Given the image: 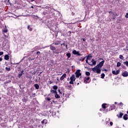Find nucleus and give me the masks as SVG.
<instances>
[{"label":"nucleus","instance_id":"nucleus-2","mask_svg":"<svg viewBox=\"0 0 128 128\" xmlns=\"http://www.w3.org/2000/svg\"><path fill=\"white\" fill-rule=\"evenodd\" d=\"M70 82H69V84H74V82L76 80V76L72 74V76L70 78Z\"/></svg>","mask_w":128,"mask_h":128},{"label":"nucleus","instance_id":"nucleus-51","mask_svg":"<svg viewBox=\"0 0 128 128\" xmlns=\"http://www.w3.org/2000/svg\"><path fill=\"white\" fill-rule=\"evenodd\" d=\"M54 44H55V46H56V44H58L54 43Z\"/></svg>","mask_w":128,"mask_h":128},{"label":"nucleus","instance_id":"nucleus-6","mask_svg":"<svg viewBox=\"0 0 128 128\" xmlns=\"http://www.w3.org/2000/svg\"><path fill=\"white\" fill-rule=\"evenodd\" d=\"M66 78V74H64L60 78V80H64V78Z\"/></svg>","mask_w":128,"mask_h":128},{"label":"nucleus","instance_id":"nucleus-58","mask_svg":"<svg viewBox=\"0 0 128 128\" xmlns=\"http://www.w3.org/2000/svg\"><path fill=\"white\" fill-rule=\"evenodd\" d=\"M66 47L67 48H68V45L67 44H66Z\"/></svg>","mask_w":128,"mask_h":128},{"label":"nucleus","instance_id":"nucleus-13","mask_svg":"<svg viewBox=\"0 0 128 128\" xmlns=\"http://www.w3.org/2000/svg\"><path fill=\"white\" fill-rule=\"evenodd\" d=\"M123 118H124V120H128V115H127V114H125Z\"/></svg>","mask_w":128,"mask_h":128},{"label":"nucleus","instance_id":"nucleus-34","mask_svg":"<svg viewBox=\"0 0 128 128\" xmlns=\"http://www.w3.org/2000/svg\"><path fill=\"white\" fill-rule=\"evenodd\" d=\"M86 64H90V63H88V58L86 60Z\"/></svg>","mask_w":128,"mask_h":128},{"label":"nucleus","instance_id":"nucleus-16","mask_svg":"<svg viewBox=\"0 0 128 128\" xmlns=\"http://www.w3.org/2000/svg\"><path fill=\"white\" fill-rule=\"evenodd\" d=\"M24 72V70H22L20 73L18 74V78H20L22 77V76Z\"/></svg>","mask_w":128,"mask_h":128},{"label":"nucleus","instance_id":"nucleus-14","mask_svg":"<svg viewBox=\"0 0 128 128\" xmlns=\"http://www.w3.org/2000/svg\"><path fill=\"white\" fill-rule=\"evenodd\" d=\"M4 58L6 60H10V56H8V54H6V55H5Z\"/></svg>","mask_w":128,"mask_h":128},{"label":"nucleus","instance_id":"nucleus-17","mask_svg":"<svg viewBox=\"0 0 128 128\" xmlns=\"http://www.w3.org/2000/svg\"><path fill=\"white\" fill-rule=\"evenodd\" d=\"M66 56H68V58H70V56H71V54H70V53H67L66 54Z\"/></svg>","mask_w":128,"mask_h":128},{"label":"nucleus","instance_id":"nucleus-4","mask_svg":"<svg viewBox=\"0 0 128 128\" xmlns=\"http://www.w3.org/2000/svg\"><path fill=\"white\" fill-rule=\"evenodd\" d=\"M112 74H115V76H116L120 74V70H117L116 71L113 70L112 71Z\"/></svg>","mask_w":128,"mask_h":128},{"label":"nucleus","instance_id":"nucleus-32","mask_svg":"<svg viewBox=\"0 0 128 128\" xmlns=\"http://www.w3.org/2000/svg\"><path fill=\"white\" fill-rule=\"evenodd\" d=\"M124 58V56H122V55H120L119 58H120V60H122V58Z\"/></svg>","mask_w":128,"mask_h":128},{"label":"nucleus","instance_id":"nucleus-46","mask_svg":"<svg viewBox=\"0 0 128 128\" xmlns=\"http://www.w3.org/2000/svg\"><path fill=\"white\" fill-rule=\"evenodd\" d=\"M37 2H40V0H36Z\"/></svg>","mask_w":128,"mask_h":128},{"label":"nucleus","instance_id":"nucleus-31","mask_svg":"<svg viewBox=\"0 0 128 128\" xmlns=\"http://www.w3.org/2000/svg\"><path fill=\"white\" fill-rule=\"evenodd\" d=\"M22 102H26L27 101V100H26V98H23V99H22Z\"/></svg>","mask_w":128,"mask_h":128},{"label":"nucleus","instance_id":"nucleus-40","mask_svg":"<svg viewBox=\"0 0 128 128\" xmlns=\"http://www.w3.org/2000/svg\"><path fill=\"white\" fill-rule=\"evenodd\" d=\"M40 54V51H38L36 52V54Z\"/></svg>","mask_w":128,"mask_h":128},{"label":"nucleus","instance_id":"nucleus-52","mask_svg":"<svg viewBox=\"0 0 128 128\" xmlns=\"http://www.w3.org/2000/svg\"><path fill=\"white\" fill-rule=\"evenodd\" d=\"M82 40L83 42H86V40L84 38H83Z\"/></svg>","mask_w":128,"mask_h":128},{"label":"nucleus","instance_id":"nucleus-47","mask_svg":"<svg viewBox=\"0 0 128 128\" xmlns=\"http://www.w3.org/2000/svg\"><path fill=\"white\" fill-rule=\"evenodd\" d=\"M109 14H114V13H112V12H109Z\"/></svg>","mask_w":128,"mask_h":128},{"label":"nucleus","instance_id":"nucleus-61","mask_svg":"<svg viewBox=\"0 0 128 128\" xmlns=\"http://www.w3.org/2000/svg\"><path fill=\"white\" fill-rule=\"evenodd\" d=\"M77 84H78H78H80V83H78Z\"/></svg>","mask_w":128,"mask_h":128},{"label":"nucleus","instance_id":"nucleus-48","mask_svg":"<svg viewBox=\"0 0 128 128\" xmlns=\"http://www.w3.org/2000/svg\"><path fill=\"white\" fill-rule=\"evenodd\" d=\"M72 16H74V12H72Z\"/></svg>","mask_w":128,"mask_h":128},{"label":"nucleus","instance_id":"nucleus-8","mask_svg":"<svg viewBox=\"0 0 128 128\" xmlns=\"http://www.w3.org/2000/svg\"><path fill=\"white\" fill-rule=\"evenodd\" d=\"M90 80V77H85L84 78V84H88V81Z\"/></svg>","mask_w":128,"mask_h":128},{"label":"nucleus","instance_id":"nucleus-36","mask_svg":"<svg viewBox=\"0 0 128 128\" xmlns=\"http://www.w3.org/2000/svg\"><path fill=\"white\" fill-rule=\"evenodd\" d=\"M58 92H60V94H62V92H60V90H58Z\"/></svg>","mask_w":128,"mask_h":128},{"label":"nucleus","instance_id":"nucleus-63","mask_svg":"<svg viewBox=\"0 0 128 128\" xmlns=\"http://www.w3.org/2000/svg\"><path fill=\"white\" fill-rule=\"evenodd\" d=\"M100 60H104V59H102V58H100Z\"/></svg>","mask_w":128,"mask_h":128},{"label":"nucleus","instance_id":"nucleus-20","mask_svg":"<svg viewBox=\"0 0 128 128\" xmlns=\"http://www.w3.org/2000/svg\"><path fill=\"white\" fill-rule=\"evenodd\" d=\"M73 54H78V52H76V50H74L72 52Z\"/></svg>","mask_w":128,"mask_h":128},{"label":"nucleus","instance_id":"nucleus-10","mask_svg":"<svg viewBox=\"0 0 128 128\" xmlns=\"http://www.w3.org/2000/svg\"><path fill=\"white\" fill-rule=\"evenodd\" d=\"M92 64H90V66H96V61L94 60V59L92 60Z\"/></svg>","mask_w":128,"mask_h":128},{"label":"nucleus","instance_id":"nucleus-39","mask_svg":"<svg viewBox=\"0 0 128 128\" xmlns=\"http://www.w3.org/2000/svg\"><path fill=\"white\" fill-rule=\"evenodd\" d=\"M120 106H124V104H122V102H120Z\"/></svg>","mask_w":128,"mask_h":128},{"label":"nucleus","instance_id":"nucleus-37","mask_svg":"<svg viewBox=\"0 0 128 128\" xmlns=\"http://www.w3.org/2000/svg\"><path fill=\"white\" fill-rule=\"evenodd\" d=\"M2 54H4V52H0V56H2Z\"/></svg>","mask_w":128,"mask_h":128},{"label":"nucleus","instance_id":"nucleus-64","mask_svg":"<svg viewBox=\"0 0 128 128\" xmlns=\"http://www.w3.org/2000/svg\"><path fill=\"white\" fill-rule=\"evenodd\" d=\"M52 102H54V101L52 100Z\"/></svg>","mask_w":128,"mask_h":128},{"label":"nucleus","instance_id":"nucleus-12","mask_svg":"<svg viewBox=\"0 0 128 128\" xmlns=\"http://www.w3.org/2000/svg\"><path fill=\"white\" fill-rule=\"evenodd\" d=\"M34 86L36 90H38V88H40V85H38V84H34Z\"/></svg>","mask_w":128,"mask_h":128},{"label":"nucleus","instance_id":"nucleus-3","mask_svg":"<svg viewBox=\"0 0 128 128\" xmlns=\"http://www.w3.org/2000/svg\"><path fill=\"white\" fill-rule=\"evenodd\" d=\"M76 77L78 78L79 76H82V74L80 73V70H76Z\"/></svg>","mask_w":128,"mask_h":128},{"label":"nucleus","instance_id":"nucleus-5","mask_svg":"<svg viewBox=\"0 0 128 128\" xmlns=\"http://www.w3.org/2000/svg\"><path fill=\"white\" fill-rule=\"evenodd\" d=\"M40 50V46H36L32 49V50H33L32 52H36V50Z\"/></svg>","mask_w":128,"mask_h":128},{"label":"nucleus","instance_id":"nucleus-18","mask_svg":"<svg viewBox=\"0 0 128 128\" xmlns=\"http://www.w3.org/2000/svg\"><path fill=\"white\" fill-rule=\"evenodd\" d=\"M55 98H60V96L58 94V93H56L55 94Z\"/></svg>","mask_w":128,"mask_h":128},{"label":"nucleus","instance_id":"nucleus-53","mask_svg":"<svg viewBox=\"0 0 128 128\" xmlns=\"http://www.w3.org/2000/svg\"><path fill=\"white\" fill-rule=\"evenodd\" d=\"M125 16H126V18H128V15H126Z\"/></svg>","mask_w":128,"mask_h":128},{"label":"nucleus","instance_id":"nucleus-21","mask_svg":"<svg viewBox=\"0 0 128 128\" xmlns=\"http://www.w3.org/2000/svg\"><path fill=\"white\" fill-rule=\"evenodd\" d=\"M28 30H30V32H32V28H30V26H28Z\"/></svg>","mask_w":128,"mask_h":128},{"label":"nucleus","instance_id":"nucleus-28","mask_svg":"<svg viewBox=\"0 0 128 128\" xmlns=\"http://www.w3.org/2000/svg\"><path fill=\"white\" fill-rule=\"evenodd\" d=\"M6 70H7V72H10V68L6 67Z\"/></svg>","mask_w":128,"mask_h":128},{"label":"nucleus","instance_id":"nucleus-38","mask_svg":"<svg viewBox=\"0 0 128 128\" xmlns=\"http://www.w3.org/2000/svg\"><path fill=\"white\" fill-rule=\"evenodd\" d=\"M110 126H112V124H113V123H112V122H110Z\"/></svg>","mask_w":128,"mask_h":128},{"label":"nucleus","instance_id":"nucleus-30","mask_svg":"<svg viewBox=\"0 0 128 128\" xmlns=\"http://www.w3.org/2000/svg\"><path fill=\"white\" fill-rule=\"evenodd\" d=\"M3 32H5V33L8 32V29H4L3 30Z\"/></svg>","mask_w":128,"mask_h":128},{"label":"nucleus","instance_id":"nucleus-35","mask_svg":"<svg viewBox=\"0 0 128 128\" xmlns=\"http://www.w3.org/2000/svg\"><path fill=\"white\" fill-rule=\"evenodd\" d=\"M48 13L46 12H43V14L44 15V16H46V14H47Z\"/></svg>","mask_w":128,"mask_h":128},{"label":"nucleus","instance_id":"nucleus-45","mask_svg":"<svg viewBox=\"0 0 128 128\" xmlns=\"http://www.w3.org/2000/svg\"><path fill=\"white\" fill-rule=\"evenodd\" d=\"M56 80H57V82H60V79H58V78H56Z\"/></svg>","mask_w":128,"mask_h":128},{"label":"nucleus","instance_id":"nucleus-42","mask_svg":"<svg viewBox=\"0 0 128 128\" xmlns=\"http://www.w3.org/2000/svg\"><path fill=\"white\" fill-rule=\"evenodd\" d=\"M84 58H86L85 57H84L83 58H81V59L82 60V62L84 61Z\"/></svg>","mask_w":128,"mask_h":128},{"label":"nucleus","instance_id":"nucleus-49","mask_svg":"<svg viewBox=\"0 0 128 128\" xmlns=\"http://www.w3.org/2000/svg\"><path fill=\"white\" fill-rule=\"evenodd\" d=\"M54 52V54H58V52Z\"/></svg>","mask_w":128,"mask_h":128},{"label":"nucleus","instance_id":"nucleus-19","mask_svg":"<svg viewBox=\"0 0 128 128\" xmlns=\"http://www.w3.org/2000/svg\"><path fill=\"white\" fill-rule=\"evenodd\" d=\"M50 92H52L53 94H58V92H56V90H51Z\"/></svg>","mask_w":128,"mask_h":128},{"label":"nucleus","instance_id":"nucleus-44","mask_svg":"<svg viewBox=\"0 0 128 128\" xmlns=\"http://www.w3.org/2000/svg\"><path fill=\"white\" fill-rule=\"evenodd\" d=\"M2 58H0V62H2Z\"/></svg>","mask_w":128,"mask_h":128},{"label":"nucleus","instance_id":"nucleus-59","mask_svg":"<svg viewBox=\"0 0 128 128\" xmlns=\"http://www.w3.org/2000/svg\"><path fill=\"white\" fill-rule=\"evenodd\" d=\"M68 88H72V86H69Z\"/></svg>","mask_w":128,"mask_h":128},{"label":"nucleus","instance_id":"nucleus-11","mask_svg":"<svg viewBox=\"0 0 128 128\" xmlns=\"http://www.w3.org/2000/svg\"><path fill=\"white\" fill-rule=\"evenodd\" d=\"M50 50H56V48L54 46L50 45Z\"/></svg>","mask_w":128,"mask_h":128},{"label":"nucleus","instance_id":"nucleus-33","mask_svg":"<svg viewBox=\"0 0 128 128\" xmlns=\"http://www.w3.org/2000/svg\"><path fill=\"white\" fill-rule=\"evenodd\" d=\"M56 112H52V116H56Z\"/></svg>","mask_w":128,"mask_h":128},{"label":"nucleus","instance_id":"nucleus-9","mask_svg":"<svg viewBox=\"0 0 128 128\" xmlns=\"http://www.w3.org/2000/svg\"><path fill=\"white\" fill-rule=\"evenodd\" d=\"M106 104H102V108H104V109H102V108H100V110H103V112H104V110H106Z\"/></svg>","mask_w":128,"mask_h":128},{"label":"nucleus","instance_id":"nucleus-7","mask_svg":"<svg viewBox=\"0 0 128 128\" xmlns=\"http://www.w3.org/2000/svg\"><path fill=\"white\" fill-rule=\"evenodd\" d=\"M122 76L126 77L128 76V72L126 71H124L122 74Z\"/></svg>","mask_w":128,"mask_h":128},{"label":"nucleus","instance_id":"nucleus-62","mask_svg":"<svg viewBox=\"0 0 128 128\" xmlns=\"http://www.w3.org/2000/svg\"><path fill=\"white\" fill-rule=\"evenodd\" d=\"M126 16H128V13H126Z\"/></svg>","mask_w":128,"mask_h":128},{"label":"nucleus","instance_id":"nucleus-29","mask_svg":"<svg viewBox=\"0 0 128 128\" xmlns=\"http://www.w3.org/2000/svg\"><path fill=\"white\" fill-rule=\"evenodd\" d=\"M53 88H54V90H58V86H53Z\"/></svg>","mask_w":128,"mask_h":128},{"label":"nucleus","instance_id":"nucleus-60","mask_svg":"<svg viewBox=\"0 0 128 128\" xmlns=\"http://www.w3.org/2000/svg\"><path fill=\"white\" fill-rule=\"evenodd\" d=\"M31 8H34V6H32Z\"/></svg>","mask_w":128,"mask_h":128},{"label":"nucleus","instance_id":"nucleus-43","mask_svg":"<svg viewBox=\"0 0 128 128\" xmlns=\"http://www.w3.org/2000/svg\"><path fill=\"white\" fill-rule=\"evenodd\" d=\"M77 54H78V56H82V54H80L78 52V53Z\"/></svg>","mask_w":128,"mask_h":128},{"label":"nucleus","instance_id":"nucleus-24","mask_svg":"<svg viewBox=\"0 0 128 128\" xmlns=\"http://www.w3.org/2000/svg\"><path fill=\"white\" fill-rule=\"evenodd\" d=\"M105 74H104L102 73V74H101V78H104V76H105Z\"/></svg>","mask_w":128,"mask_h":128},{"label":"nucleus","instance_id":"nucleus-41","mask_svg":"<svg viewBox=\"0 0 128 128\" xmlns=\"http://www.w3.org/2000/svg\"><path fill=\"white\" fill-rule=\"evenodd\" d=\"M44 120H43L41 122L42 124H44Z\"/></svg>","mask_w":128,"mask_h":128},{"label":"nucleus","instance_id":"nucleus-50","mask_svg":"<svg viewBox=\"0 0 128 128\" xmlns=\"http://www.w3.org/2000/svg\"><path fill=\"white\" fill-rule=\"evenodd\" d=\"M106 124H108V121L106 122Z\"/></svg>","mask_w":128,"mask_h":128},{"label":"nucleus","instance_id":"nucleus-22","mask_svg":"<svg viewBox=\"0 0 128 128\" xmlns=\"http://www.w3.org/2000/svg\"><path fill=\"white\" fill-rule=\"evenodd\" d=\"M121 64H120V62H117L116 66L118 68H120V66Z\"/></svg>","mask_w":128,"mask_h":128},{"label":"nucleus","instance_id":"nucleus-26","mask_svg":"<svg viewBox=\"0 0 128 128\" xmlns=\"http://www.w3.org/2000/svg\"><path fill=\"white\" fill-rule=\"evenodd\" d=\"M46 100H48V102H50V100H51L52 98H50V97H46Z\"/></svg>","mask_w":128,"mask_h":128},{"label":"nucleus","instance_id":"nucleus-23","mask_svg":"<svg viewBox=\"0 0 128 128\" xmlns=\"http://www.w3.org/2000/svg\"><path fill=\"white\" fill-rule=\"evenodd\" d=\"M67 34L69 36H72V32L70 31H68L67 33Z\"/></svg>","mask_w":128,"mask_h":128},{"label":"nucleus","instance_id":"nucleus-57","mask_svg":"<svg viewBox=\"0 0 128 128\" xmlns=\"http://www.w3.org/2000/svg\"><path fill=\"white\" fill-rule=\"evenodd\" d=\"M79 60H80V62L82 61V58H81V59H80Z\"/></svg>","mask_w":128,"mask_h":128},{"label":"nucleus","instance_id":"nucleus-1","mask_svg":"<svg viewBox=\"0 0 128 128\" xmlns=\"http://www.w3.org/2000/svg\"><path fill=\"white\" fill-rule=\"evenodd\" d=\"M104 60H102L100 62L99 64H97L95 67L92 68V72H96L97 74H100V72H102L100 68H102V66H104Z\"/></svg>","mask_w":128,"mask_h":128},{"label":"nucleus","instance_id":"nucleus-25","mask_svg":"<svg viewBox=\"0 0 128 128\" xmlns=\"http://www.w3.org/2000/svg\"><path fill=\"white\" fill-rule=\"evenodd\" d=\"M124 64H125L126 66H128V61L124 62Z\"/></svg>","mask_w":128,"mask_h":128},{"label":"nucleus","instance_id":"nucleus-56","mask_svg":"<svg viewBox=\"0 0 128 128\" xmlns=\"http://www.w3.org/2000/svg\"><path fill=\"white\" fill-rule=\"evenodd\" d=\"M111 108H114V106H111Z\"/></svg>","mask_w":128,"mask_h":128},{"label":"nucleus","instance_id":"nucleus-55","mask_svg":"<svg viewBox=\"0 0 128 128\" xmlns=\"http://www.w3.org/2000/svg\"><path fill=\"white\" fill-rule=\"evenodd\" d=\"M104 70H105V72H108V70H106V69Z\"/></svg>","mask_w":128,"mask_h":128},{"label":"nucleus","instance_id":"nucleus-27","mask_svg":"<svg viewBox=\"0 0 128 128\" xmlns=\"http://www.w3.org/2000/svg\"><path fill=\"white\" fill-rule=\"evenodd\" d=\"M86 76H90V73L88 72H86Z\"/></svg>","mask_w":128,"mask_h":128},{"label":"nucleus","instance_id":"nucleus-15","mask_svg":"<svg viewBox=\"0 0 128 128\" xmlns=\"http://www.w3.org/2000/svg\"><path fill=\"white\" fill-rule=\"evenodd\" d=\"M122 116H124V114H122V112H120L119 115H117V116H118L119 118H122Z\"/></svg>","mask_w":128,"mask_h":128},{"label":"nucleus","instance_id":"nucleus-54","mask_svg":"<svg viewBox=\"0 0 128 128\" xmlns=\"http://www.w3.org/2000/svg\"><path fill=\"white\" fill-rule=\"evenodd\" d=\"M62 44L63 46H66V44Z\"/></svg>","mask_w":128,"mask_h":128}]
</instances>
